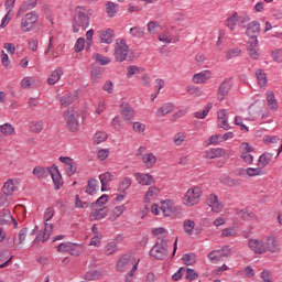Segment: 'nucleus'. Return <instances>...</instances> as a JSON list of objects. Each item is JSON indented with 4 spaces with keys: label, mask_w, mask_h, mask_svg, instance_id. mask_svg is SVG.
<instances>
[{
    "label": "nucleus",
    "mask_w": 282,
    "mask_h": 282,
    "mask_svg": "<svg viewBox=\"0 0 282 282\" xmlns=\"http://www.w3.org/2000/svg\"><path fill=\"white\" fill-rule=\"evenodd\" d=\"M76 15L74 18V22L76 23V25H78L79 28H83L84 30H87V28H89V21H90V17L91 14H94V10L91 9H86L83 6H78L75 9Z\"/></svg>",
    "instance_id": "1"
},
{
    "label": "nucleus",
    "mask_w": 282,
    "mask_h": 282,
    "mask_svg": "<svg viewBox=\"0 0 282 282\" xmlns=\"http://www.w3.org/2000/svg\"><path fill=\"white\" fill-rule=\"evenodd\" d=\"M115 58L117 63H122L124 61H133V56L129 53V45L124 39L116 43L115 46Z\"/></svg>",
    "instance_id": "2"
},
{
    "label": "nucleus",
    "mask_w": 282,
    "mask_h": 282,
    "mask_svg": "<svg viewBox=\"0 0 282 282\" xmlns=\"http://www.w3.org/2000/svg\"><path fill=\"white\" fill-rule=\"evenodd\" d=\"M37 21H39V13L36 11L26 13L21 21V30L23 32H32L34 30V24L37 23Z\"/></svg>",
    "instance_id": "3"
},
{
    "label": "nucleus",
    "mask_w": 282,
    "mask_h": 282,
    "mask_svg": "<svg viewBox=\"0 0 282 282\" xmlns=\"http://www.w3.org/2000/svg\"><path fill=\"white\" fill-rule=\"evenodd\" d=\"M202 197V188L200 187H194L189 188L185 196L183 197V202L185 206H195L197 202H199V198Z\"/></svg>",
    "instance_id": "4"
},
{
    "label": "nucleus",
    "mask_w": 282,
    "mask_h": 282,
    "mask_svg": "<svg viewBox=\"0 0 282 282\" xmlns=\"http://www.w3.org/2000/svg\"><path fill=\"white\" fill-rule=\"evenodd\" d=\"M64 118L66 120L67 128L73 133H76L78 129L80 128V124L78 123V113L76 110H68L64 111Z\"/></svg>",
    "instance_id": "5"
},
{
    "label": "nucleus",
    "mask_w": 282,
    "mask_h": 282,
    "mask_svg": "<svg viewBox=\"0 0 282 282\" xmlns=\"http://www.w3.org/2000/svg\"><path fill=\"white\" fill-rule=\"evenodd\" d=\"M207 257L213 263H217V261H221L224 257H230V248L215 249L209 252Z\"/></svg>",
    "instance_id": "6"
},
{
    "label": "nucleus",
    "mask_w": 282,
    "mask_h": 282,
    "mask_svg": "<svg viewBox=\"0 0 282 282\" xmlns=\"http://www.w3.org/2000/svg\"><path fill=\"white\" fill-rule=\"evenodd\" d=\"M246 34L250 37V40H258L259 34H261V23H259V21L250 22L247 25Z\"/></svg>",
    "instance_id": "7"
},
{
    "label": "nucleus",
    "mask_w": 282,
    "mask_h": 282,
    "mask_svg": "<svg viewBox=\"0 0 282 282\" xmlns=\"http://www.w3.org/2000/svg\"><path fill=\"white\" fill-rule=\"evenodd\" d=\"M232 89V84L230 83V79H225L217 90V98L221 102L223 100H226V96L230 94V90Z\"/></svg>",
    "instance_id": "8"
},
{
    "label": "nucleus",
    "mask_w": 282,
    "mask_h": 282,
    "mask_svg": "<svg viewBox=\"0 0 282 282\" xmlns=\"http://www.w3.org/2000/svg\"><path fill=\"white\" fill-rule=\"evenodd\" d=\"M133 261H135V257L129 254L122 256L117 262V270H119V272H124V270H129V268L133 265Z\"/></svg>",
    "instance_id": "9"
},
{
    "label": "nucleus",
    "mask_w": 282,
    "mask_h": 282,
    "mask_svg": "<svg viewBox=\"0 0 282 282\" xmlns=\"http://www.w3.org/2000/svg\"><path fill=\"white\" fill-rule=\"evenodd\" d=\"M51 177L53 180L55 191H61L63 186V175H61V171H58V166L53 165L51 166Z\"/></svg>",
    "instance_id": "10"
},
{
    "label": "nucleus",
    "mask_w": 282,
    "mask_h": 282,
    "mask_svg": "<svg viewBox=\"0 0 282 282\" xmlns=\"http://www.w3.org/2000/svg\"><path fill=\"white\" fill-rule=\"evenodd\" d=\"M247 51L250 58L259 59V40H250L247 42Z\"/></svg>",
    "instance_id": "11"
},
{
    "label": "nucleus",
    "mask_w": 282,
    "mask_h": 282,
    "mask_svg": "<svg viewBox=\"0 0 282 282\" xmlns=\"http://www.w3.org/2000/svg\"><path fill=\"white\" fill-rule=\"evenodd\" d=\"M120 111L127 124H131V120H133V108L129 106L128 102H122L120 106Z\"/></svg>",
    "instance_id": "12"
},
{
    "label": "nucleus",
    "mask_w": 282,
    "mask_h": 282,
    "mask_svg": "<svg viewBox=\"0 0 282 282\" xmlns=\"http://www.w3.org/2000/svg\"><path fill=\"white\" fill-rule=\"evenodd\" d=\"M207 205L212 207L213 213H221L224 205L219 202V198L215 194H210L207 197Z\"/></svg>",
    "instance_id": "13"
},
{
    "label": "nucleus",
    "mask_w": 282,
    "mask_h": 282,
    "mask_svg": "<svg viewBox=\"0 0 282 282\" xmlns=\"http://www.w3.org/2000/svg\"><path fill=\"white\" fill-rule=\"evenodd\" d=\"M107 271L100 270H90L84 274L85 281H98V279H105Z\"/></svg>",
    "instance_id": "14"
},
{
    "label": "nucleus",
    "mask_w": 282,
    "mask_h": 282,
    "mask_svg": "<svg viewBox=\"0 0 282 282\" xmlns=\"http://www.w3.org/2000/svg\"><path fill=\"white\" fill-rule=\"evenodd\" d=\"M104 74H105L104 67L98 66L97 63L91 65V70H90L91 83H100V78H102Z\"/></svg>",
    "instance_id": "15"
},
{
    "label": "nucleus",
    "mask_w": 282,
    "mask_h": 282,
    "mask_svg": "<svg viewBox=\"0 0 282 282\" xmlns=\"http://www.w3.org/2000/svg\"><path fill=\"white\" fill-rule=\"evenodd\" d=\"M107 215H109V209H107V207H102L99 209H94L90 215V221H100V219H105V217H107Z\"/></svg>",
    "instance_id": "16"
},
{
    "label": "nucleus",
    "mask_w": 282,
    "mask_h": 282,
    "mask_svg": "<svg viewBox=\"0 0 282 282\" xmlns=\"http://www.w3.org/2000/svg\"><path fill=\"white\" fill-rule=\"evenodd\" d=\"M52 173V166L46 169L43 166H35L33 169V175L37 178V180H45V177H50Z\"/></svg>",
    "instance_id": "17"
},
{
    "label": "nucleus",
    "mask_w": 282,
    "mask_h": 282,
    "mask_svg": "<svg viewBox=\"0 0 282 282\" xmlns=\"http://www.w3.org/2000/svg\"><path fill=\"white\" fill-rule=\"evenodd\" d=\"M161 210L164 217H171L175 213V203L172 200H165L161 205Z\"/></svg>",
    "instance_id": "18"
},
{
    "label": "nucleus",
    "mask_w": 282,
    "mask_h": 282,
    "mask_svg": "<svg viewBox=\"0 0 282 282\" xmlns=\"http://www.w3.org/2000/svg\"><path fill=\"white\" fill-rule=\"evenodd\" d=\"M101 43H106L107 45H110V43H113V36H116V33L112 29H107L106 31H101L99 33Z\"/></svg>",
    "instance_id": "19"
},
{
    "label": "nucleus",
    "mask_w": 282,
    "mask_h": 282,
    "mask_svg": "<svg viewBox=\"0 0 282 282\" xmlns=\"http://www.w3.org/2000/svg\"><path fill=\"white\" fill-rule=\"evenodd\" d=\"M135 178L141 186H151L153 184V176L151 174L137 173Z\"/></svg>",
    "instance_id": "20"
},
{
    "label": "nucleus",
    "mask_w": 282,
    "mask_h": 282,
    "mask_svg": "<svg viewBox=\"0 0 282 282\" xmlns=\"http://www.w3.org/2000/svg\"><path fill=\"white\" fill-rule=\"evenodd\" d=\"M169 251L166 248H151L150 249V257L154 259L163 260L166 259Z\"/></svg>",
    "instance_id": "21"
},
{
    "label": "nucleus",
    "mask_w": 282,
    "mask_h": 282,
    "mask_svg": "<svg viewBox=\"0 0 282 282\" xmlns=\"http://www.w3.org/2000/svg\"><path fill=\"white\" fill-rule=\"evenodd\" d=\"M219 182L224 184V186H239V184H241V180L232 178L228 174H223Z\"/></svg>",
    "instance_id": "22"
},
{
    "label": "nucleus",
    "mask_w": 282,
    "mask_h": 282,
    "mask_svg": "<svg viewBox=\"0 0 282 282\" xmlns=\"http://www.w3.org/2000/svg\"><path fill=\"white\" fill-rule=\"evenodd\" d=\"M99 180L101 182V193H105L107 192V185L109 184V182H113V174L106 172L99 175Z\"/></svg>",
    "instance_id": "23"
},
{
    "label": "nucleus",
    "mask_w": 282,
    "mask_h": 282,
    "mask_svg": "<svg viewBox=\"0 0 282 282\" xmlns=\"http://www.w3.org/2000/svg\"><path fill=\"white\" fill-rule=\"evenodd\" d=\"M77 99H78V93H75L74 95H72V93H68L59 99V102L62 107H69V105H72V102H74V100H77Z\"/></svg>",
    "instance_id": "24"
},
{
    "label": "nucleus",
    "mask_w": 282,
    "mask_h": 282,
    "mask_svg": "<svg viewBox=\"0 0 282 282\" xmlns=\"http://www.w3.org/2000/svg\"><path fill=\"white\" fill-rule=\"evenodd\" d=\"M61 76H63V68L58 67L57 69L53 70L48 76V85H56V83L61 80Z\"/></svg>",
    "instance_id": "25"
},
{
    "label": "nucleus",
    "mask_w": 282,
    "mask_h": 282,
    "mask_svg": "<svg viewBox=\"0 0 282 282\" xmlns=\"http://www.w3.org/2000/svg\"><path fill=\"white\" fill-rule=\"evenodd\" d=\"M272 158H274V154L270 152L262 153L258 160V166H262V169L268 166L272 162Z\"/></svg>",
    "instance_id": "26"
},
{
    "label": "nucleus",
    "mask_w": 282,
    "mask_h": 282,
    "mask_svg": "<svg viewBox=\"0 0 282 282\" xmlns=\"http://www.w3.org/2000/svg\"><path fill=\"white\" fill-rule=\"evenodd\" d=\"M36 1L37 0H28V1H24L19 11H18V14L17 17H19V14H23L25 12H28V10H32L33 8H36Z\"/></svg>",
    "instance_id": "27"
},
{
    "label": "nucleus",
    "mask_w": 282,
    "mask_h": 282,
    "mask_svg": "<svg viewBox=\"0 0 282 282\" xmlns=\"http://www.w3.org/2000/svg\"><path fill=\"white\" fill-rule=\"evenodd\" d=\"M208 78H210V70H205V72L195 74L193 77V82L199 85L202 83H206Z\"/></svg>",
    "instance_id": "28"
},
{
    "label": "nucleus",
    "mask_w": 282,
    "mask_h": 282,
    "mask_svg": "<svg viewBox=\"0 0 282 282\" xmlns=\"http://www.w3.org/2000/svg\"><path fill=\"white\" fill-rule=\"evenodd\" d=\"M236 214L238 215V217L240 219H243V221H252V219H254V217H256L253 212L252 210H248V209L237 210Z\"/></svg>",
    "instance_id": "29"
},
{
    "label": "nucleus",
    "mask_w": 282,
    "mask_h": 282,
    "mask_svg": "<svg viewBox=\"0 0 282 282\" xmlns=\"http://www.w3.org/2000/svg\"><path fill=\"white\" fill-rule=\"evenodd\" d=\"M12 220V213H10V209H2L0 212V226H8L10 221Z\"/></svg>",
    "instance_id": "30"
},
{
    "label": "nucleus",
    "mask_w": 282,
    "mask_h": 282,
    "mask_svg": "<svg viewBox=\"0 0 282 282\" xmlns=\"http://www.w3.org/2000/svg\"><path fill=\"white\" fill-rule=\"evenodd\" d=\"M175 109V106L173 104H163L160 109L156 110V116L159 118H162V116H166L171 113Z\"/></svg>",
    "instance_id": "31"
},
{
    "label": "nucleus",
    "mask_w": 282,
    "mask_h": 282,
    "mask_svg": "<svg viewBox=\"0 0 282 282\" xmlns=\"http://www.w3.org/2000/svg\"><path fill=\"white\" fill-rule=\"evenodd\" d=\"M267 102L271 111H276L279 109V104H276V98L273 91H267Z\"/></svg>",
    "instance_id": "32"
},
{
    "label": "nucleus",
    "mask_w": 282,
    "mask_h": 282,
    "mask_svg": "<svg viewBox=\"0 0 282 282\" xmlns=\"http://www.w3.org/2000/svg\"><path fill=\"white\" fill-rule=\"evenodd\" d=\"M221 155H226V150L224 148L212 149L209 152H207V158H209V160L221 158Z\"/></svg>",
    "instance_id": "33"
},
{
    "label": "nucleus",
    "mask_w": 282,
    "mask_h": 282,
    "mask_svg": "<svg viewBox=\"0 0 282 282\" xmlns=\"http://www.w3.org/2000/svg\"><path fill=\"white\" fill-rule=\"evenodd\" d=\"M158 195H160V188H158L156 186L149 187V189L144 196V203L149 204V202H151V197H155Z\"/></svg>",
    "instance_id": "34"
},
{
    "label": "nucleus",
    "mask_w": 282,
    "mask_h": 282,
    "mask_svg": "<svg viewBox=\"0 0 282 282\" xmlns=\"http://www.w3.org/2000/svg\"><path fill=\"white\" fill-rule=\"evenodd\" d=\"M58 252H68L72 257H80L83 254V248H57Z\"/></svg>",
    "instance_id": "35"
},
{
    "label": "nucleus",
    "mask_w": 282,
    "mask_h": 282,
    "mask_svg": "<svg viewBox=\"0 0 282 282\" xmlns=\"http://www.w3.org/2000/svg\"><path fill=\"white\" fill-rule=\"evenodd\" d=\"M97 188H98V180L90 178L88 181V184H87V187H86V193L88 195H95Z\"/></svg>",
    "instance_id": "36"
},
{
    "label": "nucleus",
    "mask_w": 282,
    "mask_h": 282,
    "mask_svg": "<svg viewBox=\"0 0 282 282\" xmlns=\"http://www.w3.org/2000/svg\"><path fill=\"white\" fill-rule=\"evenodd\" d=\"M142 160H143V163L148 166V169H151V166H154L155 162H158V159L153 153H148L142 158Z\"/></svg>",
    "instance_id": "37"
},
{
    "label": "nucleus",
    "mask_w": 282,
    "mask_h": 282,
    "mask_svg": "<svg viewBox=\"0 0 282 282\" xmlns=\"http://www.w3.org/2000/svg\"><path fill=\"white\" fill-rule=\"evenodd\" d=\"M256 76L258 78V85H260V87H265V85H268V76L265 75V73H263V69H258L256 72Z\"/></svg>",
    "instance_id": "38"
},
{
    "label": "nucleus",
    "mask_w": 282,
    "mask_h": 282,
    "mask_svg": "<svg viewBox=\"0 0 282 282\" xmlns=\"http://www.w3.org/2000/svg\"><path fill=\"white\" fill-rule=\"evenodd\" d=\"M130 34L134 39H143L144 37V28L133 26V28L130 29Z\"/></svg>",
    "instance_id": "39"
},
{
    "label": "nucleus",
    "mask_w": 282,
    "mask_h": 282,
    "mask_svg": "<svg viewBox=\"0 0 282 282\" xmlns=\"http://www.w3.org/2000/svg\"><path fill=\"white\" fill-rule=\"evenodd\" d=\"M45 228H44V232L42 236V241L43 243H45V241H47V239H50V235H52V230H54V224H44Z\"/></svg>",
    "instance_id": "40"
},
{
    "label": "nucleus",
    "mask_w": 282,
    "mask_h": 282,
    "mask_svg": "<svg viewBox=\"0 0 282 282\" xmlns=\"http://www.w3.org/2000/svg\"><path fill=\"white\" fill-rule=\"evenodd\" d=\"M107 202H109V195L104 194L95 203H91L88 207L94 208L95 206H99L101 208V206H105Z\"/></svg>",
    "instance_id": "41"
},
{
    "label": "nucleus",
    "mask_w": 282,
    "mask_h": 282,
    "mask_svg": "<svg viewBox=\"0 0 282 282\" xmlns=\"http://www.w3.org/2000/svg\"><path fill=\"white\" fill-rule=\"evenodd\" d=\"M237 56H241V48L235 47V48H229L226 52V58L227 61H230L232 58H237Z\"/></svg>",
    "instance_id": "42"
},
{
    "label": "nucleus",
    "mask_w": 282,
    "mask_h": 282,
    "mask_svg": "<svg viewBox=\"0 0 282 282\" xmlns=\"http://www.w3.org/2000/svg\"><path fill=\"white\" fill-rule=\"evenodd\" d=\"M210 109H213V104L208 102V104L205 106L204 110H203L202 112H199V111H198V112H195V113H194V117H196V118H198V119H200V120H204V118H206V117L208 116Z\"/></svg>",
    "instance_id": "43"
},
{
    "label": "nucleus",
    "mask_w": 282,
    "mask_h": 282,
    "mask_svg": "<svg viewBox=\"0 0 282 282\" xmlns=\"http://www.w3.org/2000/svg\"><path fill=\"white\" fill-rule=\"evenodd\" d=\"M119 7L118 4L113 3V2H108L107 3V14L110 18L116 17V14L118 13Z\"/></svg>",
    "instance_id": "44"
},
{
    "label": "nucleus",
    "mask_w": 282,
    "mask_h": 282,
    "mask_svg": "<svg viewBox=\"0 0 282 282\" xmlns=\"http://www.w3.org/2000/svg\"><path fill=\"white\" fill-rule=\"evenodd\" d=\"M2 193H4V195H12V193H14V182H12V180H9L4 183Z\"/></svg>",
    "instance_id": "45"
},
{
    "label": "nucleus",
    "mask_w": 282,
    "mask_h": 282,
    "mask_svg": "<svg viewBox=\"0 0 282 282\" xmlns=\"http://www.w3.org/2000/svg\"><path fill=\"white\" fill-rule=\"evenodd\" d=\"M182 259L185 265H193L197 259V256H195V253H185L183 254Z\"/></svg>",
    "instance_id": "46"
},
{
    "label": "nucleus",
    "mask_w": 282,
    "mask_h": 282,
    "mask_svg": "<svg viewBox=\"0 0 282 282\" xmlns=\"http://www.w3.org/2000/svg\"><path fill=\"white\" fill-rule=\"evenodd\" d=\"M184 231L186 235H193V230L195 229V221L187 219L183 224Z\"/></svg>",
    "instance_id": "47"
},
{
    "label": "nucleus",
    "mask_w": 282,
    "mask_h": 282,
    "mask_svg": "<svg viewBox=\"0 0 282 282\" xmlns=\"http://www.w3.org/2000/svg\"><path fill=\"white\" fill-rule=\"evenodd\" d=\"M186 272V281H195V279H199V273L195 271V269L185 268Z\"/></svg>",
    "instance_id": "48"
},
{
    "label": "nucleus",
    "mask_w": 282,
    "mask_h": 282,
    "mask_svg": "<svg viewBox=\"0 0 282 282\" xmlns=\"http://www.w3.org/2000/svg\"><path fill=\"white\" fill-rule=\"evenodd\" d=\"M4 261V262H2ZM2 262V263H1ZM0 269L8 268L12 263V257H6V251H0Z\"/></svg>",
    "instance_id": "49"
},
{
    "label": "nucleus",
    "mask_w": 282,
    "mask_h": 282,
    "mask_svg": "<svg viewBox=\"0 0 282 282\" xmlns=\"http://www.w3.org/2000/svg\"><path fill=\"white\" fill-rule=\"evenodd\" d=\"M130 187H131V178L124 177L121 181L118 191H120L121 193H124V192L129 191Z\"/></svg>",
    "instance_id": "50"
},
{
    "label": "nucleus",
    "mask_w": 282,
    "mask_h": 282,
    "mask_svg": "<svg viewBox=\"0 0 282 282\" xmlns=\"http://www.w3.org/2000/svg\"><path fill=\"white\" fill-rule=\"evenodd\" d=\"M0 133H3L4 135H12V133H14V127L10 123H4L0 126Z\"/></svg>",
    "instance_id": "51"
},
{
    "label": "nucleus",
    "mask_w": 282,
    "mask_h": 282,
    "mask_svg": "<svg viewBox=\"0 0 282 282\" xmlns=\"http://www.w3.org/2000/svg\"><path fill=\"white\" fill-rule=\"evenodd\" d=\"M126 209L127 208L124 207V205L115 207L113 214L112 216H110V221H116V219L120 217V215H122V213H124Z\"/></svg>",
    "instance_id": "52"
},
{
    "label": "nucleus",
    "mask_w": 282,
    "mask_h": 282,
    "mask_svg": "<svg viewBox=\"0 0 282 282\" xmlns=\"http://www.w3.org/2000/svg\"><path fill=\"white\" fill-rule=\"evenodd\" d=\"M30 130L32 131V133H41V131H43V123L42 121H32L31 126H30Z\"/></svg>",
    "instance_id": "53"
},
{
    "label": "nucleus",
    "mask_w": 282,
    "mask_h": 282,
    "mask_svg": "<svg viewBox=\"0 0 282 282\" xmlns=\"http://www.w3.org/2000/svg\"><path fill=\"white\" fill-rule=\"evenodd\" d=\"M95 61L96 63H99V65H109V63H111V59H109V57H105L100 53L95 54Z\"/></svg>",
    "instance_id": "54"
},
{
    "label": "nucleus",
    "mask_w": 282,
    "mask_h": 282,
    "mask_svg": "<svg viewBox=\"0 0 282 282\" xmlns=\"http://www.w3.org/2000/svg\"><path fill=\"white\" fill-rule=\"evenodd\" d=\"M226 25H227V28H229L231 30V32H232V30H235V28L237 25V12H235L232 14V17L227 19Z\"/></svg>",
    "instance_id": "55"
},
{
    "label": "nucleus",
    "mask_w": 282,
    "mask_h": 282,
    "mask_svg": "<svg viewBox=\"0 0 282 282\" xmlns=\"http://www.w3.org/2000/svg\"><path fill=\"white\" fill-rule=\"evenodd\" d=\"M107 140V132H97L94 135V143L95 144H100L101 142H105Z\"/></svg>",
    "instance_id": "56"
},
{
    "label": "nucleus",
    "mask_w": 282,
    "mask_h": 282,
    "mask_svg": "<svg viewBox=\"0 0 282 282\" xmlns=\"http://www.w3.org/2000/svg\"><path fill=\"white\" fill-rule=\"evenodd\" d=\"M85 50V37H79L75 43V52L78 54Z\"/></svg>",
    "instance_id": "57"
},
{
    "label": "nucleus",
    "mask_w": 282,
    "mask_h": 282,
    "mask_svg": "<svg viewBox=\"0 0 282 282\" xmlns=\"http://www.w3.org/2000/svg\"><path fill=\"white\" fill-rule=\"evenodd\" d=\"M135 74H142V68L132 65L128 67V76L131 78V76H135Z\"/></svg>",
    "instance_id": "58"
},
{
    "label": "nucleus",
    "mask_w": 282,
    "mask_h": 282,
    "mask_svg": "<svg viewBox=\"0 0 282 282\" xmlns=\"http://www.w3.org/2000/svg\"><path fill=\"white\" fill-rule=\"evenodd\" d=\"M77 167H76V163L74 161H72L68 165H66V173L68 175V177H72V175H74V173H76Z\"/></svg>",
    "instance_id": "59"
},
{
    "label": "nucleus",
    "mask_w": 282,
    "mask_h": 282,
    "mask_svg": "<svg viewBox=\"0 0 282 282\" xmlns=\"http://www.w3.org/2000/svg\"><path fill=\"white\" fill-rule=\"evenodd\" d=\"M239 149L240 153H252V151H254V149H252V147H250V143L248 142L241 143Z\"/></svg>",
    "instance_id": "60"
},
{
    "label": "nucleus",
    "mask_w": 282,
    "mask_h": 282,
    "mask_svg": "<svg viewBox=\"0 0 282 282\" xmlns=\"http://www.w3.org/2000/svg\"><path fill=\"white\" fill-rule=\"evenodd\" d=\"M246 173L249 175V177H254L257 175H261V170L259 167H248Z\"/></svg>",
    "instance_id": "61"
},
{
    "label": "nucleus",
    "mask_w": 282,
    "mask_h": 282,
    "mask_svg": "<svg viewBox=\"0 0 282 282\" xmlns=\"http://www.w3.org/2000/svg\"><path fill=\"white\" fill-rule=\"evenodd\" d=\"M272 58L275 63H282V50H275L272 52Z\"/></svg>",
    "instance_id": "62"
},
{
    "label": "nucleus",
    "mask_w": 282,
    "mask_h": 282,
    "mask_svg": "<svg viewBox=\"0 0 282 282\" xmlns=\"http://www.w3.org/2000/svg\"><path fill=\"white\" fill-rule=\"evenodd\" d=\"M249 248H263V241L259 239H251L248 243Z\"/></svg>",
    "instance_id": "63"
},
{
    "label": "nucleus",
    "mask_w": 282,
    "mask_h": 282,
    "mask_svg": "<svg viewBox=\"0 0 282 282\" xmlns=\"http://www.w3.org/2000/svg\"><path fill=\"white\" fill-rule=\"evenodd\" d=\"M52 217H54V208L48 207L44 213V220L47 223L50 219H52Z\"/></svg>",
    "instance_id": "64"
}]
</instances>
